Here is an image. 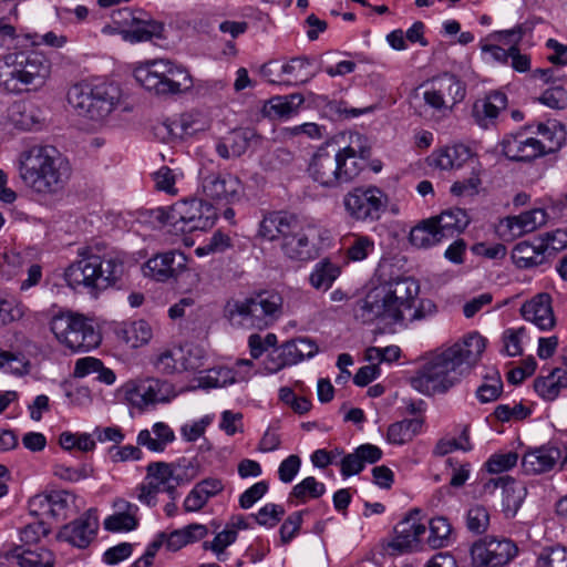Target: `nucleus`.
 Masks as SVG:
<instances>
[{
  "instance_id": "nucleus-8",
  "label": "nucleus",
  "mask_w": 567,
  "mask_h": 567,
  "mask_svg": "<svg viewBox=\"0 0 567 567\" xmlns=\"http://www.w3.org/2000/svg\"><path fill=\"white\" fill-rule=\"evenodd\" d=\"M154 217L174 233H193L207 230L216 221L217 214L214 206L199 198L178 200L169 207H158Z\"/></svg>"
},
{
  "instance_id": "nucleus-39",
  "label": "nucleus",
  "mask_w": 567,
  "mask_h": 567,
  "mask_svg": "<svg viewBox=\"0 0 567 567\" xmlns=\"http://www.w3.org/2000/svg\"><path fill=\"white\" fill-rule=\"evenodd\" d=\"M567 388V371L556 368L548 375L534 382L536 393L545 401H554L563 389Z\"/></svg>"
},
{
  "instance_id": "nucleus-29",
  "label": "nucleus",
  "mask_w": 567,
  "mask_h": 567,
  "mask_svg": "<svg viewBox=\"0 0 567 567\" xmlns=\"http://www.w3.org/2000/svg\"><path fill=\"white\" fill-rule=\"evenodd\" d=\"M224 489L223 481L216 477H208L196 483L184 499L183 508L186 513L200 511L212 497H215Z\"/></svg>"
},
{
  "instance_id": "nucleus-57",
  "label": "nucleus",
  "mask_w": 567,
  "mask_h": 567,
  "mask_svg": "<svg viewBox=\"0 0 567 567\" xmlns=\"http://www.w3.org/2000/svg\"><path fill=\"white\" fill-rule=\"evenodd\" d=\"M489 525V513L482 505H475L467 511L466 526L474 534H483Z\"/></svg>"
},
{
  "instance_id": "nucleus-45",
  "label": "nucleus",
  "mask_w": 567,
  "mask_h": 567,
  "mask_svg": "<svg viewBox=\"0 0 567 567\" xmlns=\"http://www.w3.org/2000/svg\"><path fill=\"white\" fill-rule=\"evenodd\" d=\"M281 73L289 76V82L293 84H305L316 75L311 70L310 60L305 56L293 58L282 64Z\"/></svg>"
},
{
  "instance_id": "nucleus-49",
  "label": "nucleus",
  "mask_w": 567,
  "mask_h": 567,
  "mask_svg": "<svg viewBox=\"0 0 567 567\" xmlns=\"http://www.w3.org/2000/svg\"><path fill=\"white\" fill-rule=\"evenodd\" d=\"M473 449L470 440V429L467 425H464L462 432L458 437H450L440 440L435 447L434 454L439 456H444L453 451H463L468 452Z\"/></svg>"
},
{
  "instance_id": "nucleus-40",
  "label": "nucleus",
  "mask_w": 567,
  "mask_h": 567,
  "mask_svg": "<svg viewBox=\"0 0 567 567\" xmlns=\"http://www.w3.org/2000/svg\"><path fill=\"white\" fill-rule=\"evenodd\" d=\"M340 274L341 269L338 264L331 261L330 258H323L313 266L309 275V284L316 290L327 291Z\"/></svg>"
},
{
  "instance_id": "nucleus-15",
  "label": "nucleus",
  "mask_w": 567,
  "mask_h": 567,
  "mask_svg": "<svg viewBox=\"0 0 567 567\" xmlns=\"http://www.w3.org/2000/svg\"><path fill=\"white\" fill-rule=\"evenodd\" d=\"M517 554V545L506 537L485 536L471 547L472 563L477 567H504Z\"/></svg>"
},
{
  "instance_id": "nucleus-55",
  "label": "nucleus",
  "mask_w": 567,
  "mask_h": 567,
  "mask_svg": "<svg viewBox=\"0 0 567 567\" xmlns=\"http://www.w3.org/2000/svg\"><path fill=\"white\" fill-rule=\"evenodd\" d=\"M493 414L501 422L522 421L532 414V410L522 402H514L513 404H498Z\"/></svg>"
},
{
  "instance_id": "nucleus-21",
  "label": "nucleus",
  "mask_w": 567,
  "mask_h": 567,
  "mask_svg": "<svg viewBox=\"0 0 567 567\" xmlns=\"http://www.w3.org/2000/svg\"><path fill=\"white\" fill-rule=\"evenodd\" d=\"M313 229L303 228L297 224L296 228L281 243V249L286 257L296 261H310L318 257L317 245L311 240Z\"/></svg>"
},
{
  "instance_id": "nucleus-5",
  "label": "nucleus",
  "mask_w": 567,
  "mask_h": 567,
  "mask_svg": "<svg viewBox=\"0 0 567 567\" xmlns=\"http://www.w3.org/2000/svg\"><path fill=\"white\" fill-rule=\"evenodd\" d=\"M79 259L64 270L66 285L83 289L92 296L109 288H120L126 271L124 259L117 254L96 255L92 248L79 249Z\"/></svg>"
},
{
  "instance_id": "nucleus-59",
  "label": "nucleus",
  "mask_w": 567,
  "mask_h": 567,
  "mask_svg": "<svg viewBox=\"0 0 567 567\" xmlns=\"http://www.w3.org/2000/svg\"><path fill=\"white\" fill-rule=\"evenodd\" d=\"M517 461L518 454L516 452L495 453L488 457L485 466L489 473L498 474L513 468Z\"/></svg>"
},
{
  "instance_id": "nucleus-1",
  "label": "nucleus",
  "mask_w": 567,
  "mask_h": 567,
  "mask_svg": "<svg viewBox=\"0 0 567 567\" xmlns=\"http://www.w3.org/2000/svg\"><path fill=\"white\" fill-rule=\"evenodd\" d=\"M419 292V284L412 278L396 277L381 282L358 302L355 317L363 323L380 320L386 326L406 327L408 322L424 319L436 309L431 300H421L416 307Z\"/></svg>"
},
{
  "instance_id": "nucleus-44",
  "label": "nucleus",
  "mask_w": 567,
  "mask_h": 567,
  "mask_svg": "<svg viewBox=\"0 0 567 567\" xmlns=\"http://www.w3.org/2000/svg\"><path fill=\"white\" fill-rule=\"evenodd\" d=\"M426 524L429 528L426 543L431 548L439 549L451 544L453 529L446 517L437 516Z\"/></svg>"
},
{
  "instance_id": "nucleus-43",
  "label": "nucleus",
  "mask_w": 567,
  "mask_h": 567,
  "mask_svg": "<svg viewBox=\"0 0 567 567\" xmlns=\"http://www.w3.org/2000/svg\"><path fill=\"white\" fill-rule=\"evenodd\" d=\"M422 421L419 419H404L402 421L392 423L386 433L389 443L403 445L412 441L413 437L420 433Z\"/></svg>"
},
{
  "instance_id": "nucleus-28",
  "label": "nucleus",
  "mask_w": 567,
  "mask_h": 567,
  "mask_svg": "<svg viewBox=\"0 0 567 567\" xmlns=\"http://www.w3.org/2000/svg\"><path fill=\"white\" fill-rule=\"evenodd\" d=\"M532 134H535L537 144L543 156L557 152L566 140L565 126L557 120H548L546 122H536Z\"/></svg>"
},
{
  "instance_id": "nucleus-51",
  "label": "nucleus",
  "mask_w": 567,
  "mask_h": 567,
  "mask_svg": "<svg viewBox=\"0 0 567 567\" xmlns=\"http://www.w3.org/2000/svg\"><path fill=\"white\" fill-rule=\"evenodd\" d=\"M237 536V532H235V529H229V525H226V527L219 532L212 542H204L203 548L205 550L213 551L218 560L225 561V549L236 542Z\"/></svg>"
},
{
  "instance_id": "nucleus-35",
  "label": "nucleus",
  "mask_w": 567,
  "mask_h": 567,
  "mask_svg": "<svg viewBox=\"0 0 567 567\" xmlns=\"http://www.w3.org/2000/svg\"><path fill=\"white\" fill-rule=\"evenodd\" d=\"M8 120L14 128L20 131H32L41 123L39 109L27 102L13 103L9 109Z\"/></svg>"
},
{
  "instance_id": "nucleus-63",
  "label": "nucleus",
  "mask_w": 567,
  "mask_h": 567,
  "mask_svg": "<svg viewBox=\"0 0 567 567\" xmlns=\"http://www.w3.org/2000/svg\"><path fill=\"white\" fill-rule=\"evenodd\" d=\"M50 524L44 519H37L33 523L27 524L20 532V539L24 544L31 545L40 542L50 533Z\"/></svg>"
},
{
  "instance_id": "nucleus-42",
  "label": "nucleus",
  "mask_w": 567,
  "mask_h": 567,
  "mask_svg": "<svg viewBox=\"0 0 567 567\" xmlns=\"http://www.w3.org/2000/svg\"><path fill=\"white\" fill-rule=\"evenodd\" d=\"M116 333L120 339L133 349L146 344L152 338L151 326L145 320L124 322Z\"/></svg>"
},
{
  "instance_id": "nucleus-54",
  "label": "nucleus",
  "mask_w": 567,
  "mask_h": 567,
  "mask_svg": "<svg viewBox=\"0 0 567 567\" xmlns=\"http://www.w3.org/2000/svg\"><path fill=\"white\" fill-rule=\"evenodd\" d=\"M375 249L374 240L367 235H355L347 249V257L351 261L367 259Z\"/></svg>"
},
{
  "instance_id": "nucleus-9",
  "label": "nucleus",
  "mask_w": 567,
  "mask_h": 567,
  "mask_svg": "<svg viewBox=\"0 0 567 567\" xmlns=\"http://www.w3.org/2000/svg\"><path fill=\"white\" fill-rule=\"evenodd\" d=\"M118 101L120 89L111 83H76L68 92V102L78 115L93 122L105 120Z\"/></svg>"
},
{
  "instance_id": "nucleus-58",
  "label": "nucleus",
  "mask_w": 567,
  "mask_h": 567,
  "mask_svg": "<svg viewBox=\"0 0 567 567\" xmlns=\"http://www.w3.org/2000/svg\"><path fill=\"white\" fill-rule=\"evenodd\" d=\"M231 247V239L228 235L221 231H216L213 236L202 246L195 249L197 257H204L210 254L224 252Z\"/></svg>"
},
{
  "instance_id": "nucleus-20",
  "label": "nucleus",
  "mask_w": 567,
  "mask_h": 567,
  "mask_svg": "<svg viewBox=\"0 0 567 567\" xmlns=\"http://www.w3.org/2000/svg\"><path fill=\"white\" fill-rule=\"evenodd\" d=\"M547 219L548 214L545 209L534 208L517 216L503 218L497 226V233L502 238L512 240L534 231L545 225Z\"/></svg>"
},
{
  "instance_id": "nucleus-13",
  "label": "nucleus",
  "mask_w": 567,
  "mask_h": 567,
  "mask_svg": "<svg viewBox=\"0 0 567 567\" xmlns=\"http://www.w3.org/2000/svg\"><path fill=\"white\" fill-rule=\"evenodd\" d=\"M112 21L122 38L130 43L163 38L164 24L142 10L133 11L127 8L117 10L113 12Z\"/></svg>"
},
{
  "instance_id": "nucleus-7",
  "label": "nucleus",
  "mask_w": 567,
  "mask_h": 567,
  "mask_svg": "<svg viewBox=\"0 0 567 567\" xmlns=\"http://www.w3.org/2000/svg\"><path fill=\"white\" fill-rule=\"evenodd\" d=\"M51 73L49 59L37 51L0 55V86L19 94L30 87H41Z\"/></svg>"
},
{
  "instance_id": "nucleus-47",
  "label": "nucleus",
  "mask_w": 567,
  "mask_h": 567,
  "mask_svg": "<svg viewBox=\"0 0 567 567\" xmlns=\"http://www.w3.org/2000/svg\"><path fill=\"white\" fill-rule=\"evenodd\" d=\"M534 567H567V547L560 544L543 547L536 555Z\"/></svg>"
},
{
  "instance_id": "nucleus-6",
  "label": "nucleus",
  "mask_w": 567,
  "mask_h": 567,
  "mask_svg": "<svg viewBox=\"0 0 567 567\" xmlns=\"http://www.w3.org/2000/svg\"><path fill=\"white\" fill-rule=\"evenodd\" d=\"M135 80L156 96L186 94L194 87L189 70L171 59H151L140 62L134 71Z\"/></svg>"
},
{
  "instance_id": "nucleus-61",
  "label": "nucleus",
  "mask_w": 567,
  "mask_h": 567,
  "mask_svg": "<svg viewBox=\"0 0 567 567\" xmlns=\"http://www.w3.org/2000/svg\"><path fill=\"white\" fill-rule=\"evenodd\" d=\"M258 140V135L251 128L234 131L230 134V148H233L234 157L243 155L249 146Z\"/></svg>"
},
{
  "instance_id": "nucleus-11",
  "label": "nucleus",
  "mask_w": 567,
  "mask_h": 567,
  "mask_svg": "<svg viewBox=\"0 0 567 567\" xmlns=\"http://www.w3.org/2000/svg\"><path fill=\"white\" fill-rule=\"evenodd\" d=\"M280 306L281 298L278 295L261 292L244 301L228 305L227 312L233 324L262 330L276 320Z\"/></svg>"
},
{
  "instance_id": "nucleus-22",
  "label": "nucleus",
  "mask_w": 567,
  "mask_h": 567,
  "mask_svg": "<svg viewBox=\"0 0 567 567\" xmlns=\"http://www.w3.org/2000/svg\"><path fill=\"white\" fill-rule=\"evenodd\" d=\"M97 529L99 519L89 511L64 525L59 533V537L74 547L86 548L95 538Z\"/></svg>"
},
{
  "instance_id": "nucleus-26",
  "label": "nucleus",
  "mask_w": 567,
  "mask_h": 567,
  "mask_svg": "<svg viewBox=\"0 0 567 567\" xmlns=\"http://www.w3.org/2000/svg\"><path fill=\"white\" fill-rule=\"evenodd\" d=\"M382 454V450L377 445L362 444L352 453L343 455L340 461V473L343 477L357 475L363 471L365 464H374L380 461Z\"/></svg>"
},
{
  "instance_id": "nucleus-4",
  "label": "nucleus",
  "mask_w": 567,
  "mask_h": 567,
  "mask_svg": "<svg viewBox=\"0 0 567 567\" xmlns=\"http://www.w3.org/2000/svg\"><path fill=\"white\" fill-rule=\"evenodd\" d=\"M370 154L367 138L354 133L350 135V142L344 147H319L310 161L308 172L322 187L337 188L360 175Z\"/></svg>"
},
{
  "instance_id": "nucleus-62",
  "label": "nucleus",
  "mask_w": 567,
  "mask_h": 567,
  "mask_svg": "<svg viewBox=\"0 0 567 567\" xmlns=\"http://www.w3.org/2000/svg\"><path fill=\"white\" fill-rule=\"evenodd\" d=\"M138 525V519L135 516L122 515V513H114L107 516L103 526L106 530L118 533V532H131L134 530Z\"/></svg>"
},
{
  "instance_id": "nucleus-18",
  "label": "nucleus",
  "mask_w": 567,
  "mask_h": 567,
  "mask_svg": "<svg viewBox=\"0 0 567 567\" xmlns=\"http://www.w3.org/2000/svg\"><path fill=\"white\" fill-rule=\"evenodd\" d=\"M187 257L179 250L159 252L150 258L144 267V275L156 281L165 282L176 278L186 269Z\"/></svg>"
},
{
  "instance_id": "nucleus-16",
  "label": "nucleus",
  "mask_w": 567,
  "mask_h": 567,
  "mask_svg": "<svg viewBox=\"0 0 567 567\" xmlns=\"http://www.w3.org/2000/svg\"><path fill=\"white\" fill-rule=\"evenodd\" d=\"M176 393L172 383L156 378L136 381L125 390V399L133 406L144 410L159 403H167Z\"/></svg>"
},
{
  "instance_id": "nucleus-25",
  "label": "nucleus",
  "mask_w": 567,
  "mask_h": 567,
  "mask_svg": "<svg viewBox=\"0 0 567 567\" xmlns=\"http://www.w3.org/2000/svg\"><path fill=\"white\" fill-rule=\"evenodd\" d=\"M297 218L286 212H270L259 223L258 236L265 240L274 241L285 238L296 228Z\"/></svg>"
},
{
  "instance_id": "nucleus-50",
  "label": "nucleus",
  "mask_w": 567,
  "mask_h": 567,
  "mask_svg": "<svg viewBox=\"0 0 567 567\" xmlns=\"http://www.w3.org/2000/svg\"><path fill=\"white\" fill-rule=\"evenodd\" d=\"M447 103L456 104L465 96L464 84L453 74L445 73L435 80Z\"/></svg>"
},
{
  "instance_id": "nucleus-24",
  "label": "nucleus",
  "mask_w": 567,
  "mask_h": 567,
  "mask_svg": "<svg viewBox=\"0 0 567 567\" xmlns=\"http://www.w3.org/2000/svg\"><path fill=\"white\" fill-rule=\"evenodd\" d=\"M520 313L526 321L534 323L538 329L547 331L554 328L556 320L551 307V297L548 293H538L523 303Z\"/></svg>"
},
{
  "instance_id": "nucleus-14",
  "label": "nucleus",
  "mask_w": 567,
  "mask_h": 567,
  "mask_svg": "<svg viewBox=\"0 0 567 567\" xmlns=\"http://www.w3.org/2000/svg\"><path fill=\"white\" fill-rule=\"evenodd\" d=\"M426 530L427 524L421 512L411 511L395 525L393 537L384 545L385 553L398 556L421 549Z\"/></svg>"
},
{
  "instance_id": "nucleus-23",
  "label": "nucleus",
  "mask_w": 567,
  "mask_h": 567,
  "mask_svg": "<svg viewBox=\"0 0 567 567\" xmlns=\"http://www.w3.org/2000/svg\"><path fill=\"white\" fill-rule=\"evenodd\" d=\"M559 460L564 461L561 451L553 444H545L523 455L522 468L528 475L543 474L551 471Z\"/></svg>"
},
{
  "instance_id": "nucleus-3",
  "label": "nucleus",
  "mask_w": 567,
  "mask_h": 567,
  "mask_svg": "<svg viewBox=\"0 0 567 567\" xmlns=\"http://www.w3.org/2000/svg\"><path fill=\"white\" fill-rule=\"evenodd\" d=\"M16 167L23 185L43 198L62 194L71 176L68 159L55 146L48 144H34L22 150Z\"/></svg>"
},
{
  "instance_id": "nucleus-32",
  "label": "nucleus",
  "mask_w": 567,
  "mask_h": 567,
  "mask_svg": "<svg viewBox=\"0 0 567 567\" xmlns=\"http://www.w3.org/2000/svg\"><path fill=\"white\" fill-rule=\"evenodd\" d=\"M248 372H241L228 367H217L206 370L204 374L198 378V388L209 390L226 388L234 383L246 381Z\"/></svg>"
},
{
  "instance_id": "nucleus-41",
  "label": "nucleus",
  "mask_w": 567,
  "mask_h": 567,
  "mask_svg": "<svg viewBox=\"0 0 567 567\" xmlns=\"http://www.w3.org/2000/svg\"><path fill=\"white\" fill-rule=\"evenodd\" d=\"M409 239L417 248H430L441 243L444 238L435 220L431 217L414 226L410 231Z\"/></svg>"
},
{
  "instance_id": "nucleus-52",
  "label": "nucleus",
  "mask_w": 567,
  "mask_h": 567,
  "mask_svg": "<svg viewBox=\"0 0 567 567\" xmlns=\"http://www.w3.org/2000/svg\"><path fill=\"white\" fill-rule=\"evenodd\" d=\"M49 497L51 519H65L71 505L74 504L75 497L70 492L63 489L49 492Z\"/></svg>"
},
{
  "instance_id": "nucleus-27",
  "label": "nucleus",
  "mask_w": 567,
  "mask_h": 567,
  "mask_svg": "<svg viewBox=\"0 0 567 567\" xmlns=\"http://www.w3.org/2000/svg\"><path fill=\"white\" fill-rule=\"evenodd\" d=\"M502 485L503 487V499H502V508L506 518H513L516 516L517 512L522 507L526 495L527 488L524 484L516 482L509 477H499L496 480H489L486 484V488L493 486L494 488Z\"/></svg>"
},
{
  "instance_id": "nucleus-36",
  "label": "nucleus",
  "mask_w": 567,
  "mask_h": 567,
  "mask_svg": "<svg viewBox=\"0 0 567 567\" xmlns=\"http://www.w3.org/2000/svg\"><path fill=\"white\" fill-rule=\"evenodd\" d=\"M175 440L174 431L164 422H156L152 432L147 429L137 434V444L146 446L152 452H163L167 444Z\"/></svg>"
},
{
  "instance_id": "nucleus-17",
  "label": "nucleus",
  "mask_w": 567,
  "mask_h": 567,
  "mask_svg": "<svg viewBox=\"0 0 567 567\" xmlns=\"http://www.w3.org/2000/svg\"><path fill=\"white\" fill-rule=\"evenodd\" d=\"M532 128H534V125H527L503 138L501 146L506 158L513 162L530 163L536 158L543 157L536 137L530 135Z\"/></svg>"
},
{
  "instance_id": "nucleus-37",
  "label": "nucleus",
  "mask_w": 567,
  "mask_h": 567,
  "mask_svg": "<svg viewBox=\"0 0 567 567\" xmlns=\"http://www.w3.org/2000/svg\"><path fill=\"white\" fill-rule=\"evenodd\" d=\"M506 105V94L495 91L485 99L475 102L473 114L481 125L487 126L488 122L494 121L498 116L499 111L504 110Z\"/></svg>"
},
{
  "instance_id": "nucleus-19",
  "label": "nucleus",
  "mask_w": 567,
  "mask_h": 567,
  "mask_svg": "<svg viewBox=\"0 0 567 567\" xmlns=\"http://www.w3.org/2000/svg\"><path fill=\"white\" fill-rule=\"evenodd\" d=\"M203 194L213 200L233 204L240 199L241 183L229 173H212L202 179Z\"/></svg>"
},
{
  "instance_id": "nucleus-10",
  "label": "nucleus",
  "mask_w": 567,
  "mask_h": 567,
  "mask_svg": "<svg viewBox=\"0 0 567 567\" xmlns=\"http://www.w3.org/2000/svg\"><path fill=\"white\" fill-rule=\"evenodd\" d=\"M50 330L59 343L73 353L90 352L102 342L101 331L93 321L72 311L53 316L50 321Z\"/></svg>"
},
{
  "instance_id": "nucleus-34",
  "label": "nucleus",
  "mask_w": 567,
  "mask_h": 567,
  "mask_svg": "<svg viewBox=\"0 0 567 567\" xmlns=\"http://www.w3.org/2000/svg\"><path fill=\"white\" fill-rule=\"evenodd\" d=\"M472 156L463 144L445 146L432 155V165L444 171L461 168Z\"/></svg>"
},
{
  "instance_id": "nucleus-33",
  "label": "nucleus",
  "mask_w": 567,
  "mask_h": 567,
  "mask_svg": "<svg viewBox=\"0 0 567 567\" xmlns=\"http://www.w3.org/2000/svg\"><path fill=\"white\" fill-rule=\"evenodd\" d=\"M439 230L444 239L461 234L470 224V217L465 209L454 207L443 210L434 216Z\"/></svg>"
},
{
  "instance_id": "nucleus-46",
  "label": "nucleus",
  "mask_w": 567,
  "mask_h": 567,
  "mask_svg": "<svg viewBox=\"0 0 567 567\" xmlns=\"http://www.w3.org/2000/svg\"><path fill=\"white\" fill-rule=\"evenodd\" d=\"M303 101L305 100L301 94L275 96L268 103L267 113L269 116L287 118L297 113Z\"/></svg>"
},
{
  "instance_id": "nucleus-48",
  "label": "nucleus",
  "mask_w": 567,
  "mask_h": 567,
  "mask_svg": "<svg viewBox=\"0 0 567 567\" xmlns=\"http://www.w3.org/2000/svg\"><path fill=\"white\" fill-rule=\"evenodd\" d=\"M324 493L326 485L313 476H308L292 487L289 499L297 498L303 504L307 502V498H319Z\"/></svg>"
},
{
  "instance_id": "nucleus-38",
  "label": "nucleus",
  "mask_w": 567,
  "mask_h": 567,
  "mask_svg": "<svg viewBox=\"0 0 567 567\" xmlns=\"http://www.w3.org/2000/svg\"><path fill=\"white\" fill-rule=\"evenodd\" d=\"M512 260L519 269H529L540 266L547 261V256L540 244L534 245L529 241L516 244L512 250Z\"/></svg>"
},
{
  "instance_id": "nucleus-2",
  "label": "nucleus",
  "mask_w": 567,
  "mask_h": 567,
  "mask_svg": "<svg viewBox=\"0 0 567 567\" xmlns=\"http://www.w3.org/2000/svg\"><path fill=\"white\" fill-rule=\"evenodd\" d=\"M485 348L486 339L472 332L451 347L436 350L411 378V386L429 396L449 392L480 360Z\"/></svg>"
},
{
  "instance_id": "nucleus-53",
  "label": "nucleus",
  "mask_w": 567,
  "mask_h": 567,
  "mask_svg": "<svg viewBox=\"0 0 567 567\" xmlns=\"http://www.w3.org/2000/svg\"><path fill=\"white\" fill-rule=\"evenodd\" d=\"M306 514H308V511L301 509L287 516L279 528L281 545L290 544L299 535Z\"/></svg>"
},
{
  "instance_id": "nucleus-64",
  "label": "nucleus",
  "mask_w": 567,
  "mask_h": 567,
  "mask_svg": "<svg viewBox=\"0 0 567 567\" xmlns=\"http://www.w3.org/2000/svg\"><path fill=\"white\" fill-rule=\"evenodd\" d=\"M538 100L553 110H565L567 107V90L563 85L548 87Z\"/></svg>"
},
{
  "instance_id": "nucleus-12",
  "label": "nucleus",
  "mask_w": 567,
  "mask_h": 567,
  "mask_svg": "<svg viewBox=\"0 0 567 567\" xmlns=\"http://www.w3.org/2000/svg\"><path fill=\"white\" fill-rule=\"evenodd\" d=\"M342 204L352 220L372 224L385 214L389 196L378 186H358L343 196Z\"/></svg>"
},
{
  "instance_id": "nucleus-56",
  "label": "nucleus",
  "mask_w": 567,
  "mask_h": 567,
  "mask_svg": "<svg viewBox=\"0 0 567 567\" xmlns=\"http://www.w3.org/2000/svg\"><path fill=\"white\" fill-rule=\"evenodd\" d=\"M286 511L284 506L275 503H267L251 516L257 524L266 528H274L284 517Z\"/></svg>"
},
{
  "instance_id": "nucleus-60",
  "label": "nucleus",
  "mask_w": 567,
  "mask_h": 567,
  "mask_svg": "<svg viewBox=\"0 0 567 567\" xmlns=\"http://www.w3.org/2000/svg\"><path fill=\"white\" fill-rule=\"evenodd\" d=\"M539 244L548 257L567 247V231L564 229H556L545 233L539 236Z\"/></svg>"
},
{
  "instance_id": "nucleus-31",
  "label": "nucleus",
  "mask_w": 567,
  "mask_h": 567,
  "mask_svg": "<svg viewBox=\"0 0 567 567\" xmlns=\"http://www.w3.org/2000/svg\"><path fill=\"white\" fill-rule=\"evenodd\" d=\"M318 352L317 343L307 337H300L285 342L280 348V368L293 365L305 359L312 358Z\"/></svg>"
},
{
  "instance_id": "nucleus-30",
  "label": "nucleus",
  "mask_w": 567,
  "mask_h": 567,
  "mask_svg": "<svg viewBox=\"0 0 567 567\" xmlns=\"http://www.w3.org/2000/svg\"><path fill=\"white\" fill-rule=\"evenodd\" d=\"M145 482L152 488H156L161 493H167L172 499H176V485L178 481L174 477L173 468L169 464L164 462L148 464Z\"/></svg>"
}]
</instances>
